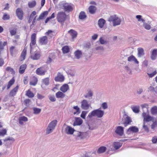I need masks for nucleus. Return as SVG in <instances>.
I'll return each instance as SVG.
<instances>
[{
  "instance_id": "nucleus-3",
  "label": "nucleus",
  "mask_w": 157,
  "mask_h": 157,
  "mask_svg": "<svg viewBox=\"0 0 157 157\" xmlns=\"http://www.w3.org/2000/svg\"><path fill=\"white\" fill-rule=\"evenodd\" d=\"M67 17V15L65 12H59L57 15L56 19L58 22L63 23Z\"/></svg>"
},
{
  "instance_id": "nucleus-16",
  "label": "nucleus",
  "mask_w": 157,
  "mask_h": 157,
  "mask_svg": "<svg viewBox=\"0 0 157 157\" xmlns=\"http://www.w3.org/2000/svg\"><path fill=\"white\" fill-rule=\"evenodd\" d=\"M41 56V55L39 52H34V54L31 55L30 56V58L33 60H37L39 59Z\"/></svg>"
},
{
  "instance_id": "nucleus-1",
  "label": "nucleus",
  "mask_w": 157,
  "mask_h": 157,
  "mask_svg": "<svg viewBox=\"0 0 157 157\" xmlns=\"http://www.w3.org/2000/svg\"><path fill=\"white\" fill-rule=\"evenodd\" d=\"M104 114V111L100 109V108L94 110L89 113L87 118H91L93 117L97 116L98 118L102 117Z\"/></svg>"
},
{
  "instance_id": "nucleus-42",
  "label": "nucleus",
  "mask_w": 157,
  "mask_h": 157,
  "mask_svg": "<svg viewBox=\"0 0 157 157\" xmlns=\"http://www.w3.org/2000/svg\"><path fill=\"white\" fill-rule=\"evenodd\" d=\"M33 113L35 114H38L40 113L41 111V109L37 108H33Z\"/></svg>"
},
{
  "instance_id": "nucleus-45",
  "label": "nucleus",
  "mask_w": 157,
  "mask_h": 157,
  "mask_svg": "<svg viewBox=\"0 0 157 157\" xmlns=\"http://www.w3.org/2000/svg\"><path fill=\"white\" fill-rule=\"evenodd\" d=\"M42 82L46 86H48L49 84V78L47 77L42 79Z\"/></svg>"
},
{
  "instance_id": "nucleus-51",
  "label": "nucleus",
  "mask_w": 157,
  "mask_h": 157,
  "mask_svg": "<svg viewBox=\"0 0 157 157\" xmlns=\"http://www.w3.org/2000/svg\"><path fill=\"white\" fill-rule=\"evenodd\" d=\"M142 127L145 132H149V128L147 125H145V123H143Z\"/></svg>"
},
{
  "instance_id": "nucleus-9",
  "label": "nucleus",
  "mask_w": 157,
  "mask_h": 157,
  "mask_svg": "<svg viewBox=\"0 0 157 157\" xmlns=\"http://www.w3.org/2000/svg\"><path fill=\"white\" fill-rule=\"evenodd\" d=\"M115 132L120 136H122L124 132V128L121 126L116 127Z\"/></svg>"
},
{
  "instance_id": "nucleus-49",
  "label": "nucleus",
  "mask_w": 157,
  "mask_h": 157,
  "mask_svg": "<svg viewBox=\"0 0 157 157\" xmlns=\"http://www.w3.org/2000/svg\"><path fill=\"white\" fill-rule=\"evenodd\" d=\"M136 18L139 21H141L142 22H144L145 21V20L142 18V16L141 15H137L136 16Z\"/></svg>"
},
{
  "instance_id": "nucleus-27",
  "label": "nucleus",
  "mask_w": 157,
  "mask_h": 157,
  "mask_svg": "<svg viewBox=\"0 0 157 157\" xmlns=\"http://www.w3.org/2000/svg\"><path fill=\"white\" fill-rule=\"evenodd\" d=\"M74 54L76 59H79L81 57V56L82 55V52L81 50H77L74 52Z\"/></svg>"
},
{
  "instance_id": "nucleus-40",
  "label": "nucleus",
  "mask_w": 157,
  "mask_h": 157,
  "mask_svg": "<svg viewBox=\"0 0 157 157\" xmlns=\"http://www.w3.org/2000/svg\"><path fill=\"white\" fill-rule=\"evenodd\" d=\"M28 5L29 8H32L35 6L36 2L35 1H33L32 2H29Z\"/></svg>"
},
{
  "instance_id": "nucleus-32",
  "label": "nucleus",
  "mask_w": 157,
  "mask_h": 157,
  "mask_svg": "<svg viewBox=\"0 0 157 157\" xmlns=\"http://www.w3.org/2000/svg\"><path fill=\"white\" fill-rule=\"evenodd\" d=\"M56 96L57 98H63L65 96V94L62 92L59 91L56 93Z\"/></svg>"
},
{
  "instance_id": "nucleus-43",
  "label": "nucleus",
  "mask_w": 157,
  "mask_h": 157,
  "mask_svg": "<svg viewBox=\"0 0 157 157\" xmlns=\"http://www.w3.org/2000/svg\"><path fill=\"white\" fill-rule=\"evenodd\" d=\"M151 112L152 114H157V106H155L151 109Z\"/></svg>"
},
{
  "instance_id": "nucleus-58",
  "label": "nucleus",
  "mask_w": 157,
  "mask_h": 157,
  "mask_svg": "<svg viewBox=\"0 0 157 157\" xmlns=\"http://www.w3.org/2000/svg\"><path fill=\"white\" fill-rule=\"evenodd\" d=\"M156 74L157 72L155 70L152 73L150 74L147 73V74L150 78H152L153 77L154 75H155Z\"/></svg>"
},
{
  "instance_id": "nucleus-29",
  "label": "nucleus",
  "mask_w": 157,
  "mask_h": 157,
  "mask_svg": "<svg viewBox=\"0 0 157 157\" xmlns=\"http://www.w3.org/2000/svg\"><path fill=\"white\" fill-rule=\"evenodd\" d=\"M122 145V143L117 142H114L113 144V146L116 150L119 149L121 147Z\"/></svg>"
},
{
  "instance_id": "nucleus-18",
  "label": "nucleus",
  "mask_w": 157,
  "mask_h": 157,
  "mask_svg": "<svg viewBox=\"0 0 157 157\" xmlns=\"http://www.w3.org/2000/svg\"><path fill=\"white\" fill-rule=\"evenodd\" d=\"M69 89V85L67 84H64L60 87V90L63 93H64L66 92Z\"/></svg>"
},
{
  "instance_id": "nucleus-59",
  "label": "nucleus",
  "mask_w": 157,
  "mask_h": 157,
  "mask_svg": "<svg viewBox=\"0 0 157 157\" xmlns=\"http://www.w3.org/2000/svg\"><path fill=\"white\" fill-rule=\"evenodd\" d=\"M101 106L104 109H107L108 108V105L107 103L106 102H103L102 103Z\"/></svg>"
},
{
  "instance_id": "nucleus-34",
  "label": "nucleus",
  "mask_w": 157,
  "mask_h": 157,
  "mask_svg": "<svg viewBox=\"0 0 157 157\" xmlns=\"http://www.w3.org/2000/svg\"><path fill=\"white\" fill-rule=\"evenodd\" d=\"M62 50L64 54L67 53L70 51V48L68 46H65L62 48Z\"/></svg>"
},
{
  "instance_id": "nucleus-13",
  "label": "nucleus",
  "mask_w": 157,
  "mask_h": 157,
  "mask_svg": "<svg viewBox=\"0 0 157 157\" xmlns=\"http://www.w3.org/2000/svg\"><path fill=\"white\" fill-rule=\"evenodd\" d=\"M75 130L71 126L67 125L65 130V132L67 134L72 135L73 134Z\"/></svg>"
},
{
  "instance_id": "nucleus-38",
  "label": "nucleus",
  "mask_w": 157,
  "mask_h": 157,
  "mask_svg": "<svg viewBox=\"0 0 157 157\" xmlns=\"http://www.w3.org/2000/svg\"><path fill=\"white\" fill-rule=\"evenodd\" d=\"M131 108L133 111L135 113H138L140 111V107L139 106L132 107Z\"/></svg>"
},
{
  "instance_id": "nucleus-21",
  "label": "nucleus",
  "mask_w": 157,
  "mask_h": 157,
  "mask_svg": "<svg viewBox=\"0 0 157 157\" xmlns=\"http://www.w3.org/2000/svg\"><path fill=\"white\" fill-rule=\"evenodd\" d=\"M68 33L70 34L72 39L75 38L77 36V33L72 29H71L69 30L68 31Z\"/></svg>"
},
{
  "instance_id": "nucleus-8",
  "label": "nucleus",
  "mask_w": 157,
  "mask_h": 157,
  "mask_svg": "<svg viewBox=\"0 0 157 157\" xmlns=\"http://www.w3.org/2000/svg\"><path fill=\"white\" fill-rule=\"evenodd\" d=\"M126 116V117L124 119V121L123 123L124 127H126L127 125L130 124L132 122L131 118L130 117L127 115L126 114H124L123 117Z\"/></svg>"
},
{
  "instance_id": "nucleus-20",
  "label": "nucleus",
  "mask_w": 157,
  "mask_h": 157,
  "mask_svg": "<svg viewBox=\"0 0 157 157\" xmlns=\"http://www.w3.org/2000/svg\"><path fill=\"white\" fill-rule=\"evenodd\" d=\"M48 14V11H45L41 13L39 17L36 19L37 21H39L43 19L44 17L47 16Z\"/></svg>"
},
{
  "instance_id": "nucleus-35",
  "label": "nucleus",
  "mask_w": 157,
  "mask_h": 157,
  "mask_svg": "<svg viewBox=\"0 0 157 157\" xmlns=\"http://www.w3.org/2000/svg\"><path fill=\"white\" fill-rule=\"evenodd\" d=\"M25 95L29 98H32L34 96V94L29 89L26 91Z\"/></svg>"
},
{
  "instance_id": "nucleus-33",
  "label": "nucleus",
  "mask_w": 157,
  "mask_h": 157,
  "mask_svg": "<svg viewBox=\"0 0 157 157\" xmlns=\"http://www.w3.org/2000/svg\"><path fill=\"white\" fill-rule=\"evenodd\" d=\"M138 55L139 57H141L144 54V50L142 48H138Z\"/></svg>"
},
{
  "instance_id": "nucleus-37",
  "label": "nucleus",
  "mask_w": 157,
  "mask_h": 157,
  "mask_svg": "<svg viewBox=\"0 0 157 157\" xmlns=\"http://www.w3.org/2000/svg\"><path fill=\"white\" fill-rule=\"evenodd\" d=\"M73 109H75L76 110V112H74L73 113L75 115L77 114L78 115L80 113L81 111L80 110V109L78 105H76L73 106Z\"/></svg>"
},
{
  "instance_id": "nucleus-2",
  "label": "nucleus",
  "mask_w": 157,
  "mask_h": 157,
  "mask_svg": "<svg viewBox=\"0 0 157 157\" xmlns=\"http://www.w3.org/2000/svg\"><path fill=\"white\" fill-rule=\"evenodd\" d=\"M108 21L109 22H113V25L115 26L120 24L121 22V20L116 15L111 16L108 18Z\"/></svg>"
},
{
  "instance_id": "nucleus-36",
  "label": "nucleus",
  "mask_w": 157,
  "mask_h": 157,
  "mask_svg": "<svg viewBox=\"0 0 157 157\" xmlns=\"http://www.w3.org/2000/svg\"><path fill=\"white\" fill-rule=\"evenodd\" d=\"M36 14V12L35 11H33L31 13L28 20V23H30L33 18V17Z\"/></svg>"
},
{
  "instance_id": "nucleus-6",
  "label": "nucleus",
  "mask_w": 157,
  "mask_h": 157,
  "mask_svg": "<svg viewBox=\"0 0 157 157\" xmlns=\"http://www.w3.org/2000/svg\"><path fill=\"white\" fill-rule=\"evenodd\" d=\"M139 132V128L136 126H130L128 129H127L126 133L127 134L129 135L131 133H136Z\"/></svg>"
},
{
  "instance_id": "nucleus-60",
  "label": "nucleus",
  "mask_w": 157,
  "mask_h": 157,
  "mask_svg": "<svg viewBox=\"0 0 157 157\" xmlns=\"http://www.w3.org/2000/svg\"><path fill=\"white\" fill-rule=\"evenodd\" d=\"M49 99L52 102H54L56 101V98L54 95L50 96L49 97Z\"/></svg>"
},
{
  "instance_id": "nucleus-4",
  "label": "nucleus",
  "mask_w": 157,
  "mask_h": 157,
  "mask_svg": "<svg viewBox=\"0 0 157 157\" xmlns=\"http://www.w3.org/2000/svg\"><path fill=\"white\" fill-rule=\"evenodd\" d=\"M57 121L56 120H54L50 122L48 124L46 130V133L48 134L52 132L56 125Z\"/></svg>"
},
{
  "instance_id": "nucleus-62",
  "label": "nucleus",
  "mask_w": 157,
  "mask_h": 157,
  "mask_svg": "<svg viewBox=\"0 0 157 157\" xmlns=\"http://www.w3.org/2000/svg\"><path fill=\"white\" fill-rule=\"evenodd\" d=\"M15 48V47L14 46H11L10 48V51L11 55L12 56H13V50Z\"/></svg>"
},
{
  "instance_id": "nucleus-44",
  "label": "nucleus",
  "mask_w": 157,
  "mask_h": 157,
  "mask_svg": "<svg viewBox=\"0 0 157 157\" xmlns=\"http://www.w3.org/2000/svg\"><path fill=\"white\" fill-rule=\"evenodd\" d=\"M38 80L37 78L34 77L33 81H31L30 82V84L31 85L35 86L37 83Z\"/></svg>"
},
{
  "instance_id": "nucleus-25",
  "label": "nucleus",
  "mask_w": 157,
  "mask_h": 157,
  "mask_svg": "<svg viewBox=\"0 0 157 157\" xmlns=\"http://www.w3.org/2000/svg\"><path fill=\"white\" fill-rule=\"evenodd\" d=\"M88 9L89 13L90 14H94L96 12V11L97 10V8L94 6L91 5L89 7Z\"/></svg>"
},
{
  "instance_id": "nucleus-46",
  "label": "nucleus",
  "mask_w": 157,
  "mask_h": 157,
  "mask_svg": "<svg viewBox=\"0 0 157 157\" xmlns=\"http://www.w3.org/2000/svg\"><path fill=\"white\" fill-rule=\"evenodd\" d=\"M143 23H144L143 26L145 29L148 30L151 29V27L150 25L145 22V21Z\"/></svg>"
},
{
  "instance_id": "nucleus-53",
  "label": "nucleus",
  "mask_w": 157,
  "mask_h": 157,
  "mask_svg": "<svg viewBox=\"0 0 157 157\" xmlns=\"http://www.w3.org/2000/svg\"><path fill=\"white\" fill-rule=\"evenodd\" d=\"M8 140L12 141V142H14L15 141V139L14 138L12 137H8L6 138L5 139L3 140V141L5 142Z\"/></svg>"
},
{
  "instance_id": "nucleus-61",
  "label": "nucleus",
  "mask_w": 157,
  "mask_h": 157,
  "mask_svg": "<svg viewBox=\"0 0 157 157\" xmlns=\"http://www.w3.org/2000/svg\"><path fill=\"white\" fill-rule=\"evenodd\" d=\"M151 141L153 144H156L157 143V136H153L151 140Z\"/></svg>"
},
{
  "instance_id": "nucleus-55",
  "label": "nucleus",
  "mask_w": 157,
  "mask_h": 157,
  "mask_svg": "<svg viewBox=\"0 0 157 157\" xmlns=\"http://www.w3.org/2000/svg\"><path fill=\"white\" fill-rule=\"evenodd\" d=\"M91 45L90 43H86L84 45V48L85 49H88L90 48Z\"/></svg>"
},
{
  "instance_id": "nucleus-23",
  "label": "nucleus",
  "mask_w": 157,
  "mask_h": 157,
  "mask_svg": "<svg viewBox=\"0 0 157 157\" xmlns=\"http://www.w3.org/2000/svg\"><path fill=\"white\" fill-rule=\"evenodd\" d=\"M26 67L27 65L25 64H23L21 65L19 67V73L21 74L24 73Z\"/></svg>"
},
{
  "instance_id": "nucleus-39",
  "label": "nucleus",
  "mask_w": 157,
  "mask_h": 157,
  "mask_svg": "<svg viewBox=\"0 0 157 157\" xmlns=\"http://www.w3.org/2000/svg\"><path fill=\"white\" fill-rule=\"evenodd\" d=\"M153 119L152 117H151L149 115H147V116L144 117V123L145 122H148L151 121Z\"/></svg>"
},
{
  "instance_id": "nucleus-15",
  "label": "nucleus",
  "mask_w": 157,
  "mask_h": 157,
  "mask_svg": "<svg viewBox=\"0 0 157 157\" xmlns=\"http://www.w3.org/2000/svg\"><path fill=\"white\" fill-rule=\"evenodd\" d=\"M63 10L65 12L70 13L73 10V8L72 6L69 5L66 2Z\"/></svg>"
},
{
  "instance_id": "nucleus-47",
  "label": "nucleus",
  "mask_w": 157,
  "mask_h": 157,
  "mask_svg": "<svg viewBox=\"0 0 157 157\" xmlns=\"http://www.w3.org/2000/svg\"><path fill=\"white\" fill-rule=\"evenodd\" d=\"M6 70L7 71H10L11 72V74H15V71L14 70L13 68H12L10 67H7L6 69Z\"/></svg>"
},
{
  "instance_id": "nucleus-57",
  "label": "nucleus",
  "mask_w": 157,
  "mask_h": 157,
  "mask_svg": "<svg viewBox=\"0 0 157 157\" xmlns=\"http://www.w3.org/2000/svg\"><path fill=\"white\" fill-rule=\"evenodd\" d=\"M10 18V16L9 15L7 14H5L3 15L2 19L4 20H9Z\"/></svg>"
},
{
  "instance_id": "nucleus-19",
  "label": "nucleus",
  "mask_w": 157,
  "mask_h": 157,
  "mask_svg": "<svg viewBox=\"0 0 157 157\" xmlns=\"http://www.w3.org/2000/svg\"><path fill=\"white\" fill-rule=\"evenodd\" d=\"M157 56V49H154L152 51L151 58L152 60H155Z\"/></svg>"
},
{
  "instance_id": "nucleus-22",
  "label": "nucleus",
  "mask_w": 157,
  "mask_h": 157,
  "mask_svg": "<svg viewBox=\"0 0 157 157\" xmlns=\"http://www.w3.org/2000/svg\"><path fill=\"white\" fill-rule=\"evenodd\" d=\"M105 20L104 19H100L98 22V25L99 28H102L103 27L104 24H105Z\"/></svg>"
},
{
  "instance_id": "nucleus-54",
  "label": "nucleus",
  "mask_w": 157,
  "mask_h": 157,
  "mask_svg": "<svg viewBox=\"0 0 157 157\" xmlns=\"http://www.w3.org/2000/svg\"><path fill=\"white\" fill-rule=\"evenodd\" d=\"M87 111H82L80 115L81 117L83 119H85L86 118V116L87 114Z\"/></svg>"
},
{
  "instance_id": "nucleus-56",
  "label": "nucleus",
  "mask_w": 157,
  "mask_h": 157,
  "mask_svg": "<svg viewBox=\"0 0 157 157\" xmlns=\"http://www.w3.org/2000/svg\"><path fill=\"white\" fill-rule=\"evenodd\" d=\"M151 126V128L152 129H154L156 127H157V121L153 122Z\"/></svg>"
},
{
  "instance_id": "nucleus-50",
  "label": "nucleus",
  "mask_w": 157,
  "mask_h": 157,
  "mask_svg": "<svg viewBox=\"0 0 157 157\" xmlns=\"http://www.w3.org/2000/svg\"><path fill=\"white\" fill-rule=\"evenodd\" d=\"M26 49L24 48L23 49L21 55V56L23 58V60L25 59V56L26 54Z\"/></svg>"
},
{
  "instance_id": "nucleus-12",
  "label": "nucleus",
  "mask_w": 157,
  "mask_h": 157,
  "mask_svg": "<svg viewBox=\"0 0 157 157\" xmlns=\"http://www.w3.org/2000/svg\"><path fill=\"white\" fill-rule=\"evenodd\" d=\"M87 136L88 133L86 132H78L77 133L76 137L82 140L86 138Z\"/></svg>"
},
{
  "instance_id": "nucleus-28",
  "label": "nucleus",
  "mask_w": 157,
  "mask_h": 157,
  "mask_svg": "<svg viewBox=\"0 0 157 157\" xmlns=\"http://www.w3.org/2000/svg\"><path fill=\"white\" fill-rule=\"evenodd\" d=\"M86 17L87 16L85 12L82 11L80 13L78 16V18L79 19L82 20L85 19Z\"/></svg>"
},
{
  "instance_id": "nucleus-26",
  "label": "nucleus",
  "mask_w": 157,
  "mask_h": 157,
  "mask_svg": "<svg viewBox=\"0 0 157 157\" xmlns=\"http://www.w3.org/2000/svg\"><path fill=\"white\" fill-rule=\"evenodd\" d=\"M48 37L46 36H43L41 37L39 40V41L42 44H46L48 42Z\"/></svg>"
},
{
  "instance_id": "nucleus-41",
  "label": "nucleus",
  "mask_w": 157,
  "mask_h": 157,
  "mask_svg": "<svg viewBox=\"0 0 157 157\" xmlns=\"http://www.w3.org/2000/svg\"><path fill=\"white\" fill-rule=\"evenodd\" d=\"M7 130L6 129H0V136H4L6 134Z\"/></svg>"
},
{
  "instance_id": "nucleus-31",
  "label": "nucleus",
  "mask_w": 157,
  "mask_h": 157,
  "mask_svg": "<svg viewBox=\"0 0 157 157\" xmlns=\"http://www.w3.org/2000/svg\"><path fill=\"white\" fill-rule=\"evenodd\" d=\"M18 120L19 123L21 124L22 125L23 123V122H21V121H23L24 122H26L28 121V118L26 117L25 116H22L20 117Z\"/></svg>"
},
{
  "instance_id": "nucleus-64",
  "label": "nucleus",
  "mask_w": 157,
  "mask_h": 157,
  "mask_svg": "<svg viewBox=\"0 0 157 157\" xmlns=\"http://www.w3.org/2000/svg\"><path fill=\"white\" fill-rule=\"evenodd\" d=\"M125 68L126 70H127L128 72V74H132V71L128 66H125Z\"/></svg>"
},
{
  "instance_id": "nucleus-5",
  "label": "nucleus",
  "mask_w": 157,
  "mask_h": 157,
  "mask_svg": "<svg viewBox=\"0 0 157 157\" xmlns=\"http://www.w3.org/2000/svg\"><path fill=\"white\" fill-rule=\"evenodd\" d=\"M24 13V12L21 8H18L16 9V15L19 20H21L23 19Z\"/></svg>"
},
{
  "instance_id": "nucleus-7",
  "label": "nucleus",
  "mask_w": 157,
  "mask_h": 157,
  "mask_svg": "<svg viewBox=\"0 0 157 157\" xmlns=\"http://www.w3.org/2000/svg\"><path fill=\"white\" fill-rule=\"evenodd\" d=\"M90 105L88 104L86 99H84L81 102V107L84 110H87L89 108Z\"/></svg>"
},
{
  "instance_id": "nucleus-11",
  "label": "nucleus",
  "mask_w": 157,
  "mask_h": 157,
  "mask_svg": "<svg viewBox=\"0 0 157 157\" xmlns=\"http://www.w3.org/2000/svg\"><path fill=\"white\" fill-rule=\"evenodd\" d=\"M65 79L64 76L61 74L60 72H58L57 76L55 78L54 80L56 82H63Z\"/></svg>"
},
{
  "instance_id": "nucleus-63",
  "label": "nucleus",
  "mask_w": 157,
  "mask_h": 157,
  "mask_svg": "<svg viewBox=\"0 0 157 157\" xmlns=\"http://www.w3.org/2000/svg\"><path fill=\"white\" fill-rule=\"evenodd\" d=\"M135 57L134 56L132 55L131 56L128 57V61L129 62L133 61Z\"/></svg>"
},
{
  "instance_id": "nucleus-10",
  "label": "nucleus",
  "mask_w": 157,
  "mask_h": 157,
  "mask_svg": "<svg viewBox=\"0 0 157 157\" xmlns=\"http://www.w3.org/2000/svg\"><path fill=\"white\" fill-rule=\"evenodd\" d=\"M36 34L33 33L31 36V42L30 44V46L31 48L30 53L31 52L32 46L36 44Z\"/></svg>"
},
{
  "instance_id": "nucleus-24",
  "label": "nucleus",
  "mask_w": 157,
  "mask_h": 157,
  "mask_svg": "<svg viewBox=\"0 0 157 157\" xmlns=\"http://www.w3.org/2000/svg\"><path fill=\"white\" fill-rule=\"evenodd\" d=\"M106 147L102 146L100 147L97 151V153L98 154H100L105 152L106 150Z\"/></svg>"
},
{
  "instance_id": "nucleus-30",
  "label": "nucleus",
  "mask_w": 157,
  "mask_h": 157,
  "mask_svg": "<svg viewBox=\"0 0 157 157\" xmlns=\"http://www.w3.org/2000/svg\"><path fill=\"white\" fill-rule=\"evenodd\" d=\"M36 74L40 75H44L45 74V71L43 70H41V68H38L36 70Z\"/></svg>"
},
{
  "instance_id": "nucleus-52",
  "label": "nucleus",
  "mask_w": 157,
  "mask_h": 157,
  "mask_svg": "<svg viewBox=\"0 0 157 157\" xmlns=\"http://www.w3.org/2000/svg\"><path fill=\"white\" fill-rule=\"evenodd\" d=\"M99 41L100 43L101 44H106L108 42V41L104 40L102 37H101L100 38Z\"/></svg>"
},
{
  "instance_id": "nucleus-14",
  "label": "nucleus",
  "mask_w": 157,
  "mask_h": 157,
  "mask_svg": "<svg viewBox=\"0 0 157 157\" xmlns=\"http://www.w3.org/2000/svg\"><path fill=\"white\" fill-rule=\"evenodd\" d=\"M75 119V121L73 124V126H79L82 124L83 120L80 117H76Z\"/></svg>"
},
{
  "instance_id": "nucleus-48",
  "label": "nucleus",
  "mask_w": 157,
  "mask_h": 157,
  "mask_svg": "<svg viewBox=\"0 0 157 157\" xmlns=\"http://www.w3.org/2000/svg\"><path fill=\"white\" fill-rule=\"evenodd\" d=\"M66 2L63 1L60 2L59 4V8L64 10Z\"/></svg>"
},
{
  "instance_id": "nucleus-17",
  "label": "nucleus",
  "mask_w": 157,
  "mask_h": 157,
  "mask_svg": "<svg viewBox=\"0 0 157 157\" xmlns=\"http://www.w3.org/2000/svg\"><path fill=\"white\" fill-rule=\"evenodd\" d=\"M19 86L17 85L15 88L12 90L10 92L9 95L10 96L13 97L15 95L16 92L17 91Z\"/></svg>"
}]
</instances>
